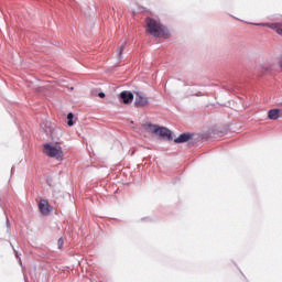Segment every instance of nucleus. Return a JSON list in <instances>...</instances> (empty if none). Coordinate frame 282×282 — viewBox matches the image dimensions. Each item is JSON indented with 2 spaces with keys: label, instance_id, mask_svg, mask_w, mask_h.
<instances>
[{
  "label": "nucleus",
  "instance_id": "3",
  "mask_svg": "<svg viewBox=\"0 0 282 282\" xmlns=\"http://www.w3.org/2000/svg\"><path fill=\"white\" fill-rule=\"evenodd\" d=\"M43 151L47 158H55L57 162H63V148L59 143H46Z\"/></svg>",
  "mask_w": 282,
  "mask_h": 282
},
{
  "label": "nucleus",
  "instance_id": "12",
  "mask_svg": "<svg viewBox=\"0 0 282 282\" xmlns=\"http://www.w3.org/2000/svg\"><path fill=\"white\" fill-rule=\"evenodd\" d=\"M15 257L20 263V265L22 267L23 265V262L21 261V257H19V252H15Z\"/></svg>",
  "mask_w": 282,
  "mask_h": 282
},
{
  "label": "nucleus",
  "instance_id": "11",
  "mask_svg": "<svg viewBox=\"0 0 282 282\" xmlns=\"http://www.w3.org/2000/svg\"><path fill=\"white\" fill-rule=\"evenodd\" d=\"M57 246L59 250H63V246H65V239L63 237L57 240Z\"/></svg>",
  "mask_w": 282,
  "mask_h": 282
},
{
  "label": "nucleus",
  "instance_id": "7",
  "mask_svg": "<svg viewBox=\"0 0 282 282\" xmlns=\"http://www.w3.org/2000/svg\"><path fill=\"white\" fill-rule=\"evenodd\" d=\"M192 139H193V134H191V133H182V134H180V137L174 139V142L176 144H184V142H188V140H192Z\"/></svg>",
  "mask_w": 282,
  "mask_h": 282
},
{
  "label": "nucleus",
  "instance_id": "9",
  "mask_svg": "<svg viewBox=\"0 0 282 282\" xmlns=\"http://www.w3.org/2000/svg\"><path fill=\"white\" fill-rule=\"evenodd\" d=\"M67 120H68L67 122L68 127H74V113L69 112L67 115Z\"/></svg>",
  "mask_w": 282,
  "mask_h": 282
},
{
  "label": "nucleus",
  "instance_id": "13",
  "mask_svg": "<svg viewBox=\"0 0 282 282\" xmlns=\"http://www.w3.org/2000/svg\"><path fill=\"white\" fill-rule=\"evenodd\" d=\"M6 224H7V228H10V218H8V216L6 218Z\"/></svg>",
  "mask_w": 282,
  "mask_h": 282
},
{
  "label": "nucleus",
  "instance_id": "16",
  "mask_svg": "<svg viewBox=\"0 0 282 282\" xmlns=\"http://www.w3.org/2000/svg\"><path fill=\"white\" fill-rule=\"evenodd\" d=\"M11 173H14V167L11 169Z\"/></svg>",
  "mask_w": 282,
  "mask_h": 282
},
{
  "label": "nucleus",
  "instance_id": "5",
  "mask_svg": "<svg viewBox=\"0 0 282 282\" xmlns=\"http://www.w3.org/2000/svg\"><path fill=\"white\" fill-rule=\"evenodd\" d=\"M119 98L123 105H129V102H133V93L124 90L120 93Z\"/></svg>",
  "mask_w": 282,
  "mask_h": 282
},
{
  "label": "nucleus",
  "instance_id": "4",
  "mask_svg": "<svg viewBox=\"0 0 282 282\" xmlns=\"http://www.w3.org/2000/svg\"><path fill=\"white\" fill-rule=\"evenodd\" d=\"M39 209L40 213H42L43 215H50V213H52V206L50 205V202H47V199L40 200Z\"/></svg>",
  "mask_w": 282,
  "mask_h": 282
},
{
  "label": "nucleus",
  "instance_id": "10",
  "mask_svg": "<svg viewBox=\"0 0 282 282\" xmlns=\"http://www.w3.org/2000/svg\"><path fill=\"white\" fill-rule=\"evenodd\" d=\"M124 47H126V45L122 44V45L119 47V50H118V59H119V61H122V52H124Z\"/></svg>",
  "mask_w": 282,
  "mask_h": 282
},
{
  "label": "nucleus",
  "instance_id": "2",
  "mask_svg": "<svg viewBox=\"0 0 282 282\" xmlns=\"http://www.w3.org/2000/svg\"><path fill=\"white\" fill-rule=\"evenodd\" d=\"M144 128L148 129L150 133L159 135L162 140H173V132L165 127L147 122L144 123Z\"/></svg>",
  "mask_w": 282,
  "mask_h": 282
},
{
  "label": "nucleus",
  "instance_id": "6",
  "mask_svg": "<svg viewBox=\"0 0 282 282\" xmlns=\"http://www.w3.org/2000/svg\"><path fill=\"white\" fill-rule=\"evenodd\" d=\"M147 105H149V98L142 96L140 93H137L134 106L140 108V107H147Z\"/></svg>",
  "mask_w": 282,
  "mask_h": 282
},
{
  "label": "nucleus",
  "instance_id": "8",
  "mask_svg": "<svg viewBox=\"0 0 282 282\" xmlns=\"http://www.w3.org/2000/svg\"><path fill=\"white\" fill-rule=\"evenodd\" d=\"M268 118L269 120H279L281 118V109H271L268 111Z\"/></svg>",
  "mask_w": 282,
  "mask_h": 282
},
{
  "label": "nucleus",
  "instance_id": "14",
  "mask_svg": "<svg viewBox=\"0 0 282 282\" xmlns=\"http://www.w3.org/2000/svg\"><path fill=\"white\" fill-rule=\"evenodd\" d=\"M97 96H99V98H105V93H98Z\"/></svg>",
  "mask_w": 282,
  "mask_h": 282
},
{
  "label": "nucleus",
  "instance_id": "1",
  "mask_svg": "<svg viewBox=\"0 0 282 282\" xmlns=\"http://www.w3.org/2000/svg\"><path fill=\"white\" fill-rule=\"evenodd\" d=\"M147 32L154 39H171V31L160 20L147 18Z\"/></svg>",
  "mask_w": 282,
  "mask_h": 282
},
{
  "label": "nucleus",
  "instance_id": "15",
  "mask_svg": "<svg viewBox=\"0 0 282 282\" xmlns=\"http://www.w3.org/2000/svg\"><path fill=\"white\" fill-rule=\"evenodd\" d=\"M93 96H96V90H91Z\"/></svg>",
  "mask_w": 282,
  "mask_h": 282
}]
</instances>
